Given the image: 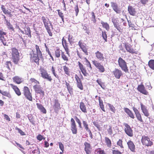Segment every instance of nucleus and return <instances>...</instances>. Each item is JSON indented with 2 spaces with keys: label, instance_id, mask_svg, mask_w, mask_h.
<instances>
[{
  "label": "nucleus",
  "instance_id": "1",
  "mask_svg": "<svg viewBox=\"0 0 154 154\" xmlns=\"http://www.w3.org/2000/svg\"><path fill=\"white\" fill-rule=\"evenodd\" d=\"M11 59L15 64H18L20 60V53L18 50L15 47L11 48Z\"/></svg>",
  "mask_w": 154,
  "mask_h": 154
},
{
  "label": "nucleus",
  "instance_id": "2",
  "mask_svg": "<svg viewBox=\"0 0 154 154\" xmlns=\"http://www.w3.org/2000/svg\"><path fill=\"white\" fill-rule=\"evenodd\" d=\"M141 140L142 144L145 146L150 147L153 145L152 140L148 136H142Z\"/></svg>",
  "mask_w": 154,
  "mask_h": 154
},
{
  "label": "nucleus",
  "instance_id": "3",
  "mask_svg": "<svg viewBox=\"0 0 154 154\" xmlns=\"http://www.w3.org/2000/svg\"><path fill=\"white\" fill-rule=\"evenodd\" d=\"M118 63L119 66L122 70L125 72H128V70L127 63L124 60L120 57L118 59Z\"/></svg>",
  "mask_w": 154,
  "mask_h": 154
},
{
  "label": "nucleus",
  "instance_id": "4",
  "mask_svg": "<svg viewBox=\"0 0 154 154\" xmlns=\"http://www.w3.org/2000/svg\"><path fill=\"white\" fill-rule=\"evenodd\" d=\"M23 94L25 97L30 101H32V97L31 92H30L29 88L24 86L23 89Z\"/></svg>",
  "mask_w": 154,
  "mask_h": 154
},
{
  "label": "nucleus",
  "instance_id": "5",
  "mask_svg": "<svg viewBox=\"0 0 154 154\" xmlns=\"http://www.w3.org/2000/svg\"><path fill=\"white\" fill-rule=\"evenodd\" d=\"M40 74L41 76L44 79H46L50 82H51L52 80V78L51 76L48 74L47 72L43 68L40 69Z\"/></svg>",
  "mask_w": 154,
  "mask_h": 154
},
{
  "label": "nucleus",
  "instance_id": "6",
  "mask_svg": "<svg viewBox=\"0 0 154 154\" xmlns=\"http://www.w3.org/2000/svg\"><path fill=\"white\" fill-rule=\"evenodd\" d=\"M33 88L36 94H39L42 97L45 96V92L43 90V88L39 84L35 85L33 86Z\"/></svg>",
  "mask_w": 154,
  "mask_h": 154
},
{
  "label": "nucleus",
  "instance_id": "7",
  "mask_svg": "<svg viewBox=\"0 0 154 154\" xmlns=\"http://www.w3.org/2000/svg\"><path fill=\"white\" fill-rule=\"evenodd\" d=\"M92 63L98 71L100 73H103L105 71L104 66L101 63L97 61L94 60L92 61Z\"/></svg>",
  "mask_w": 154,
  "mask_h": 154
},
{
  "label": "nucleus",
  "instance_id": "8",
  "mask_svg": "<svg viewBox=\"0 0 154 154\" xmlns=\"http://www.w3.org/2000/svg\"><path fill=\"white\" fill-rule=\"evenodd\" d=\"M66 53L63 51H61V57L62 60L65 62L66 64H67V62L70 59L69 51H65Z\"/></svg>",
  "mask_w": 154,
  "mask_h": 154
},
{
  "label": "nucleus",
  "instance_id": "9",
  "mask_svg": "<svg viewBox=\"0 0 154 154\" xmlns=\"http://www.w3.org/2000/svg\"><path fill=\"white\" fill-rule=\"evenodd\" d=\"M41 20L45 28L50 27L53 29V26L51 22L48 18L42 16L41 17Z\"/></svg>",
  "mask_w": 154,
  "mask_h": 154
},
{
  "label": "nucleus",
  "instance_id": "10",
  "mask_svg": "<svg viewBox=\"0 0 154 154\" xmlns=\"http://www.w3.org/2000/svg\"><path fill=\"white\" fill-rule=\"evenodd\" d=\"M123 125L125 126L124 131L126 134L130 137H132L133 135V130L130 126L126 123H124Z\"/></svg>",
  "mask_w": 154,
  "mask_h": 154
},
{
  "label": "nucleus",
  "instance_id": "11",
  "mask_svg": "<svg viewBox=\"0 0 154 154\" xmlns=\"http://www.w3.org/2000/svg\"><path fill=\"white\" fill-rule=\"evenodd\" d=\"M71 130L73 134H76L77 133V128L74 119L72 118L71 119Z\"/></svg>",
  "mask_w": 154,
  "mask_h": 154
},
{
  "label": "nucleus",
  "instance_id": "12",
  "mask_svg": "<svg viewBox=\"0 0 154 154\" xmlns=\"http://www.w3.org/2000/svg\"><path fill=\"white\" fill-rule=\"evenodd\" d=\"M78 65L79 69L85 76H87L89 75L88 73L87 72V70L85 66L83 64L79 61L78 62Z\"/></svg>",
  "mask_w": 154,
  "mask_h": 154
},
{
  "label": "nucleus",
  "instance_id": "13",
  "mask_svg": "<svg viewBox=\"0 0 154 154\" xmlns=\"http://www.w3.org/2000/svg\"><path fill=\"white\" fill-rule=\"evenodd\" d=\"M75 78L76 81L77 87L80 90H83V86L81 79L77 74L75 75Z\"/></svg>",
  "mask_w": 154,
  "mask_h": 154
},
{
  "label": "nucleus",
  "instance_id": "14",
  "mask_svg": "<svg viewBox=\"0 0 154 154\" xmlns=\"http://www.w3.org/2000/svg\"><path fill=\"white\" fill-rule=\"evenodd\" d=\"M132 109L135 113L137 120L140 122H143V120L142 119L141 115L139 110L136 107L134 106H133L132 107Z\"/></svg>",
  "mask_w": 154,
  "mask_h": 154
},
{
  "label": "nucleus",
  "instance_id": "15",
  "mask_svg": "<svg viewBox=\"0 0 154 154\" xmlns=\"http://www.w3.org/2000/svg\"><path fill=\"white\" fill-rule=\"evenodd\" d=\"M112 74L117 79H120L121 76L123 75L122 71L118 68H116L112 72Z\"/></svg>",
  "mask_w": 154,
  "mask_h": 154
},
{
  "label": "nucleus",
  "instance_id": "16",
  "mask_svg": "<svg viewBox=\"0 0 154 154\" xmlns=\"http://www.w3.org/2000/svg\"><path fill=\"white\" fill-rule=\"evenodd\" d=\"M112 21L113 23L114 27L120 32H122V26L121 24L117 22L116 19L114 17L112 18Z\"/></svg>",
  "mask_w": 154,
  "mask_h": 154
},
{
  "label": "nucleus",
  "instance_id": "17",
  "mask_svg": "<svg viewBox=\"0 0 154 154\" xmlns=\"http://www.w3.org/2000/svg\"><path fill=\"white\" fill-rule=\"evenodd\" d=\"M110 3L112 8L117 14H120L121 13V10L119 7L118 4L116 2H111Z\"/></svg>",
  "mask_w": 154,
  "mask_h": 154
},
{
  "label": "nucleus",
  "instance_id": "18",
  "mask_svg": "<svg viewBox=\"0 0 154 154\" xmlns=\"http://www.w3.org/2000/svg\"><path fill=\"white\" fill-rule=\"evenodd\" d=\"M30 60L32 62H35L38 65H39V56L37 54L33 53L31 54Z\"/></svg>",
  "mask_w": 154,
  "mask_h": 154
},
{
  "label": "nucleus",
  "instance_id": "19",
  "mask_svg": "<svg viewBox=\"0 0 154 154\" xmlns=\"http://www.w3.org/2000/svg\"><path fill=\"white\" fill-rule=\"evenodd\" d=\"M140 105L141 110L144 115L145 116L149 117L150 116V114L148 109H147V107L142 103H141Z\"/></svg>",
  "mask_w": 154,
  "mask_h": 154
},
{
  "label": "nucleus",
  "instance_id": "20",
  "mask_svg": "<svg viewBox=\"0 0 154 154\" xmlns=\"http://www.w3.org/2000/svg\"><path fill=\"white\" fill-rule=\"evenodd\" d=\"M84 150L86 154H91L92 148L91 144L85 142L84 143Z\"/></svg>",
  "mask_w": 154,
  "mask_h": 154
},
{
  "label": "nucleus",
  "instance_id": "21",
  "mask_svg": "<svg viewBox=\"0 0 154 154\" xmlns=\"http://www.w3.org/2000/svg\"><path fill=\"white\" fill-rule=\"evenodd\" d=\"M53 107L54 112L57 113L60 109V104L59 102L58 99H55L54 100Z\"/></svg>",
  "mask_w": 154,
  "mask_h": 154
},
{
  "label": "nucleus",
  "instance_id": "22",
  "mask_svg": "<svg viewBox=\"0 0 154 154\" xmlns=\"http://www.w3.org/2000/svg\"><path fill=\"white\" fill-rule=\"evenodd\" d=\"M137 89L139 91L144 95H148L149 94L148 92L146 90L143 85H138L137 88Z\"/></svg>",
  "mask_w": 154,
  "mask_h": 154
},
{
  "label": "nucleus",
  "instance_id": "23",
  "mask_svg": "<svg viewBox=\"0 0 154 154\" xmlns=\"http://www.w3.org/2000/svg\"><path fill=\"white\" fill-rule=\"evenodd\" d=\"M125 48L127 51L132 54H137V51L132 48V46L128 45L127 44H125Z\"/></svg>",
  "mask_w": 154,
  "mask_h": 154
},
{
  "label": "nucleus",
  "instance_id": "24",
  "mask_svg": "<svg viewBox=\"0 0 154 154\" xmlns=\"http://www.w3.org/2000/svg\"><path fill=\"white\" fill-rule=\"evenodd\" d=\"M82 123L86 131H88L89 132V135L91 138L92 139L93 138V134L91 131L88 127V125L87 122L85 121H83Z\"/></svg>",
  "mask_w": 154,
  "mask_h": 154
},
{
  "label": "nucleus",
  "instance_id": "25",
  "mask_svg": "<svg viewBox=\"0 0 154 154\" xmlns=\"http://www.w3.org/2000/svg\"><path fill=\"white\" fill-rule=\"evenodd\" d=\"M78 45L86 55H88L87 48L86 47V44L83 43L81 41H80L78 42Z\"/></svg>",
  "mask_w": 154,
  "mask_h": 154
},
{
  "label": "nucleus",
  "instance_id": "26",
  "mask_svg": "<svg viewBox=\"0 0 154 154\" xmlns=\"http://www.w3.org/2000/svg\"><path fill=\"white\" fill-rule=\"evenodd\" d=\"M128 10L130 15L134 16L136 15V11L135 8L129 5L128 7Z\"/></svg>",
  "mask_w": 154,
  "mask_h": 154
},
{
  "label": "nucleus",
  "instance_id": "27",
  "mask_svg": "<svg viewBox=\"0 0 154 154\" xmlns=\"http://www.w3.org/2000/svg\"><path fill=\"white\" fill-rule=\"evenodd\" d=\"M95 55L96 57L99 60L103 61L104 60V57L103 54L99 51H97L96 52Z\"/></svg>",
  "mask_w": 154,
  "mask_h": 154
},
{
  "label": "nucleus",
  "instance_id": "28",
  "mask_svg": "<svg viewBox=\"0 0 154 154\" xmlns=\"http://www.w3.org/2000/svg\"><path fill=\"white\" fill-rule=\"evenodd\" d=\"M1 9L3 13L5 14L8 15L9 17H12L13 16L11 12L7 9L4 5H1Z\"/></svg>",
  "mask_w": 154,
  "mask_h": 154
},
{
  "label": "nucleus",
  "instance_id": "29",
  "mask_svg": "<svg viewBox=\"0 0 154 154\" xmlns=\"http://www.w3.org/2000/svg\"><path fill=\"white\" fill-rule=\"evenodd\" d=\"M19 29L20 30V31L23 34H26V35H27L28 36L29 38L31 37V30L30 28L29 27V26H27L25 29V32L24 33V32L23 31L21 30V29L20 28H19Z\"/></svg>",
  "mask_w": 154,
  "mask_h": 154
},
{
  "label": "nucleus",
  "instance_id": "30",
  "mask_svg": "<svg viewBox=\"0 0 154 154\" xmlns=\"http://www.w3.org/2000/svg\"><path fill=\"white\" fill-rule=\"evenodd\" d=\"M10 85H11V87L14 90L15 93L18 96H20L21 95V92H20L19 89L17 86L14 85L13 84H10Z\"/></svg>",
  "mask_w": 154,
  "mask_h": 154
},
{
  "label": "nucleus",
  "instance_id": "31",
  "mask_svg": "<svg viewBox=\"0 0 154 154\" xmlns=\"http://www.w3.org/2000/svg\"><path fill=\"white\" fill-rule=\"evenodd\" d=\"M128 148L130 150L133 152H135V146L133 142L129 140L127 143Z\"/></svg>",
  "mask_w": 154,
  "mask_h": 154
},
{
  "label": "nucleus",
  "instance_id": "32",
  "mask_svg": "<svg viewBox=\"0 0 154 154\" xmlns=\"http://www.w3.org/2000/svg\"><path fill=\"white\" fill-rule=\"evenodd\" d=\"M125 112L127 113L128 116L131 118L134 119L135 118L134 115L132 112L127 108H124Z\"/></svg>",
  "mask_w": 154,
  "mask_h": 154
},
{
  "label": "nucleus",
  "instance_id": "33",
  "mask_svg": "<svg viewBox=\"0 0 154 154\" xmlns=\"http://www.w3.org/2000/svg\"><path fill=\"white\" fill-rule=\"evenodd\" d=\"M12 79L13 82L17 84H20L23 81V79L18 76H14Z\"/></svg>",
  "mask_w": 154,
  "mask_h": 154
},
{
  "label": "nucleus",
  "instance_id": "34",
  "mask_svg": "<svg viewBox=\"0 0 154 154\" xmlns=\"http://www.w3.org/2000/svg\"><path fill=\"white\" fill-rule=\"evenodd\" d=\"M62 43L65 51H66V50L69 51L68 43L66 40L64 38V37L62 39Z\"/></svg>",
  "mask_w": 154,
  "mask_h": 154
},
{
  "label": "nucleus",
  "instance_id": "35",
  "mask_svg": "<svg viewBox=\"0 0 154 154\" xmlns=\"http://www.w3.org/2000/svg\"><path fill=\"white\" fill-rule=\"evenodd\" d=\"M80 108L81 111L84 113L87 112V108L83 102H81L79 103Z\"/></svg>",
  "mask_w": 154,
  "mask_h": 154
},
{
  "label": "nucleus",
  "instance_id": "36",
  "mask_svg": "<svg viewBox=\"0 0 154 154\" xmlns=\"http://www.w3.org/2000/svg\"><path fill=\"white\" fill-rule=\"evenodd\" d=\"M37 108L43 114H46V110L43 106L41 104L37 103L36 104Z\"/></svg>",
  "mask_w": 154,
  "mask_h": 154
},
{
  "label": "nucleus",
  "instance_id": "37",
  "mask_svg": "<svg viewBox=\"0 0 154 154\" xmlns=\"http://www.w3.org/2000/svg\"><path fill=\"white\" fill-rule=\"evenodd\" d=\"M0 93L9 98H11L12 96L9 91H3L0 89Z\"/></svg>",
  "mask_w": 154,
  "mask_h": 154
},
{
  "label": "nucleus",
  "instance_id": "38",
  "mask_svg": "<svg viewBox=\"0 0 154 154\" xmlns=\"http://www.w3.org/2000/svg\"><path fill=\"white\" fill-rule=\"evenodd\" d=\"M61 51H63L59 48L56 49L54 52V55L55 57L57 58H60L61 55Z\"/></svg>",
  "mask_w": 154,
  "mask_h": 154
},
{
  "label": "nucleus",
  "instance_id": "39",
  "mask_svg": "<svg viewBox=\"0 0 154 154\" xmlns=\"http://www.w3.org/2000/svg\"><path fill=\"white\" fill-rule=\"evenodd\" d=\"M5 20L6 22V24L8 27V28L10 29H11L12 31L14 30V29L12 25L11 24L9 21H8L6 19V17L3 15Z\"/></svg>",
  "mask_w": 154,
  "mask_h": 154
},
{
  "label": "nucleus",
  "instance_id": "40",
  "mask_svg": "<svg viewBox=\"0 0 154 154\" xmlns=\"http://www.w3.org/2000/svg\"><path fill=\"white\" fill-rule=\"evenodd\" d=\"M35 48L36 50V54L39 56V57L41 59H43V57L42 52L40 51L39 47L38 45H35Z\"/></svg>",
  "mask_w": 154,
  "mask_h": 154
},
{
  "label": "nucleus",
  "instance_id": "41",
  "mask_svg": "<svg viewBox=\"0 0 154 154\" xmlns=\"http://www.w3.org/2000/svg\"><path fill=\"white\" fill-rule=\"evenodd\" d=\"M98 100L99 101V105L101 109L104 112H105L106 111L105 109L104 105L103 104V100L101 99L100 97H98Z\"/></svg>",
  "mask_w": 154,
  "mask_h": 154
},
{
  "label": "nucleus",
  "instance_id": "42",
  "mask_svg": "<svg viewBox=\"0 0 154 154\" xmlns=\"http://www.w3.org/2000/svg\"><path fill=\"white\" fill-rule=\"evenodd\" d=\"M85 63H86V65L87 67L89 69H90V70H91L92 69V68L91 66V65L90 62V61L86 58H85ZM88 72H90V70L88 69Z\"/></svg>",
  "mask_w": 154,
  "mask_h": 154
},
{
  "label": "nucleus",
  "instance_id": "43",
  "mask_svg": "<svg viewBox=\"0 0 154 154\" xmlns=\"http://www.w3.org/2000/svg\"><path fill=\"white\" fill-rule=\"evenodd\" d=\"M63 68L65 74L69 76L70 74V71L69 68L66 65H65L63 66Z\"/></svg>",
  "mask_w": 154,
  "mask_h": 154
},
{
  "label": "nucleus",
  "instance_id": "44",
  "mask_svg": "<svg viewBox=\"0 0 154 154\" xmlns=\"http://www.w3.org/2000/svg\"><path fill=\"white\" fill-rule=\"evenodd\" d=\"M105 142L108 147H110L112 146V143L111 140L107 137L105 138Z\"/></svg>",
  "mask_w": 154,
  "mask_h": 154
},
{
  "label": "nucleus",
  "instance_id": "45",
  "mask_svg": "<svg viewBox=\"0 0 154 154\" xmlns=\"http://www.w3.org/2000/svg\"><path fill=\"white\" fill-rule=\"evenodd\" d=\"M101 23L103 28H105L107 31L109 30V26L107 23L101 21Z\"/></svg>",
  "mask_w": 154,
  "mask_h": 154
},
{
  "label": "nucleus",
  "instance_id": "46",
  "mask_svg": "<svg viewBox=\"0 0 154 154\" xmlns=\"http://www.w3.org/2000/svg\"><path fill=\"white\" fill-rule=\"evenodd\" d=\"M148 65L150 68L153 70H154V60H150L149 61Z\"/></svg>",
  "mask_w": 154,
  "mask_h": 154
},
{
  "label": "nucleus",
  "instance_id": "47",
  "mask_svg": "<svg viewBox=\"0 0 154 154\" xmlns=\"http://www.w3.org/2000/svg\"><path fill=\"white\" fill-rule=\"evenodd\" d=\"M51 71L52 72V74L54 75L57 79H59V77L58 75H57V74L56 73L55 71V68L53 66H52L51 67Z\"/></svg>",
  "mask_w": 154,
  "mask_h": 154
},
{
  "label": "nucleus",
  "instance_id": "48",
  "mask_svg": "<svg viewBox=\"0 0 154 154\" xmlns=\"http://www.w3.org/2000/svg\"><path fill=\"white\" fill-rule=\"evenodd\" d=\"M60 149L61 150V152H60V154H62L64 150V146L63 143L61 142L58 143Z\"/></svg>",
  "mask_w": 154,
  "mask_h": 154
},
{
  "label": "nucleus",
  "instance_id": "49",
  "mask_svg": "<svg viewBox=\"0 0 154 154\" xmlns=\"http://www.w3.org/2000/svg\"><path fill=\"white\" fill-rule=\"evenodd\" d=\"M30 82L31 83H34L35 85L39 84V82L34 78H31L29 80Z\"/></svg>",
  "mask_w": 154,
  "mask_h": 154
},
{
  "label": "nucleus",
  "instance_id": "50",
  "mask_svg": "<svg viewBox=\"0 0 154 154\" xmlns=\"http://www.w3.org/2000/svg\"><path fill=\"white\" fill-rule=\"evenodd\" d=\"M104 151L103 150H102L101 148H97L95 150L94 153L95 154H101L103 152V151Z\"/></svg>",
  "mask_w": 154,
  "mask_h": 154
},
{
  "label": "nucleus",
  "instance_id": "51",
  "mask_svg": "<svg viewBox=\"0 0 154 154\" xmlns=\"http://www.w3.org/2000/svg\"><path fill=\"white\" fill-rule=\"evenodd\" d=\"M5 66L9 70H10V67L12 66V63L10 61H7L5 63Z\"/></svg>",
  "mask_w": 154,
  "mask_h": 154
},
{
  "label": "nucleus",
  "instance_id": "52",
  "mask_svg": "<svg viewBox=\"0 0 154 154\" xmlns=\"http://www.w3.org/2000/svg\"><path fill=\"white\" fill-rule=\"evenodd\" d=\"M57 11L58 12L59 16L61 18L62 21H63L64 18L63 13L60 11V10H57Z\"/></svg>",
  "mask_w": 154,
  "mask_h": 154
},
{
  "label": "nucleus",
  "instance_id": "53",
  "mask_svg": "<svg viewBox=\"0 0 154 154\" xmlns=\"http://www.w3.org/2000/svg\"><path fill=\"white\" fill-rule=\"evenodd\" d=\"M74 118L76 122L78 123L79 128H82V123L80 120L76 116H75Z\"/></svg>",
  "mask_w": 154,
  "mask_h": 154
},
{
  "label": "nucleus",
  "instance_id": "54",
  "mask_svg": "<svg viewBox=\"0 0 154 154\" xmlns=\"http://www.w3.org/2000/svg\"><path fill=\"white\" fill-rule=\"evenodd\" d=\"M108 105L110 110L113 113H115L116 110L115 107L110 103H108Z\"/></svg>",
  "mask_w": 154,
  "mask_h": 154
},
{
  "label": "nucleus",
  "instance_id": "55",
  "mask_svg": "<svg viewBox=\"0 0 154 154\" xmlns=\"http://www.w3.org/2000/svg\"><path fill=\"white\" fill-rule=\"evenodd\" d=\"M102 36L103 38L105 40V41H107V36L106 32L105 31H103L102 32Z\"/></svg>",
  "mask_w": 154,
  "mask_h": 154
},
{
  "label": "nucleus",
  "instance_id": "56",
  "mask_svg": "<svg viewBox=\"0 0 154 154\" xmlns=\"http://www.w3.org/2000/svg\"><path fill=\"white\" fill-rule=\"evenodd\" d=\"M123 141L121 139H119L117 143L118 146H119L121 148H123L124 146L122 144Z\"/></svg>",
  "mask_w": 154,
  "mask_h": 154
},
{
  "label": "nucleus",
  "instance_id": "57",
  "mask_svg": "<svg viewBox=\"0 0 154 154\" xmlns=\"http://www.w3.org/2000/svg\"><path fill=\"white\" fill-rule=\"evenodd\" d=\"M91 20L93 21L94 23L96 22V16L94 12L93 11L91 12Z\"/></svg>",
  "mask_w": 154,
  "mask_h": 154
},
{
  "label": "nucleus",
  "instance_id": "58",
  "mask_svg": "<svg viewBox=\"0 0 154 154\" xmlns=\"http://www.w3.org/2000/svg\"><path fill=\"white\" fill-rule=\"evenodd\" d=\"M109 128L107 129V131L108 134L109 135H111L113 133L112 127L111 126L109 125Z\"/></svg>",
  "mask_w": 154,
  "mask_h": 154
},
{
  "label": "nucleus",
  "instance_id": "59",
  "mask_svg": "<svg viewBox=\"0 0 154 154\" xmlns=\"http://www.w3.org/2000/svg\"><path fill=\"white\" fill-rule=\"evenodd\" d=\"M15 129L16 130L18 131V132L20 133V134L21 135H25V133L24 132H23L22 130L17 128V127H16L15 128Z\"/></svg>",
  "mask_w": 154,
  "mask_h": 154
},
{
  "label": "nucleus",
  "instance_id": "60",
  "mask_svg": "<svg viewBox=\"0 0 154 154\" xmlns=\"http://www.w3.org/2000/svg\"><path fill=\"white\" fill-rule=\"evenodd\" d=\"M93 124L97 128L99 131H100L101 127L98 123L95 122H93Z\"/></svg>",
  "mask_w": 154,
  "mask_h": 154
},
{
  "label": "nucleus",
  "instance_id": "61",
  "mask_svg": "<svg viewBox=\"0 0 154 154\" xmlns=\"http://www.w3.org/2000/svg\"><path fill=\"white\" fill-rule=\"evenodd\" d=\"M128 22L129 27H131L132 29H135V25L133 24L131 21L129 22V21H128Z\"/></svg>",
  "mask_w": 154,
  "mask_h": 154
},
{
  "label": "nucleus",
  "instance_id": "62",
  "mask_svg": "<svg viewBox=\"0 0 154 154\" xmlns=\"http://www.w3.org/2000/svg\"><path fill=\"white\" fill-rule=\"evenodd\" d=\"M32 153L33 154H40V152L39 149L37 148V149H35L32 151Z\"/></svg>",
  "mask_w": 154,
  "mask_h": 154
},
{
  "label": "nucleus",
  "instance_id": "63",
  "mask_svg": "<svg viewBox=\"0 0 154 154\" xmlns=\"http://www.w3.org/2000/svg\"><path fill=\"white\" fill-rule=\"evenodd\" d=\"M112 154H122V152L118 150L114 149L112 150Z\"/></svg>",
  "mask_w": 154,
  "mask_h": 154
},
{
  "label": "nucleus",
  "instance_id": "64",
  "mask_svg": "<svg viewBox=\"0 0 154 154\" xmlns=\"http://www.w3.org/2000/svg\"><path fill=\"white\" fill-rule=\"evenodd\" d=\"M50 27H49L48 28H46V30H47V32H48V33L49 35L50 36H52L53 34H52V32H51V29H50Z\"/></svg>",
  "mask_w": 154,
  "mask_h": 154
}]
</instances>
